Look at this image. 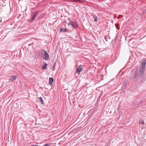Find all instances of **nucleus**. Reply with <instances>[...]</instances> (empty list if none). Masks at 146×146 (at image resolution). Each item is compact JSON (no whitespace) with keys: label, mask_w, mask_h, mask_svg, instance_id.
Returning <instances> with one entry per match:
<instances>
[{"label":"nucleus","mask_w":146,"mask_h":146,"mask_svg":"<svg viewBox=\"0 0 146 146\" xmlns=\"http://www.w3.org/2000/svg\"><path fill=\"white\" fill-rule=\"evenodd\" d=\"M68 25H71L73 28L76 29L78 27V24L76 21H70L68 24Z\"/></svg>","instance_id":"obj_1"},{"label":"nucleus","mask_w":146,"mask_h":146,"mask_svg":"<svg viewBox=\"0 0 146 146\" xmlns=\"http://www.w3.org/2000/svg\"><path fill=\"white\" fill-rule=\"evenodd\" d=\"M44 53L43 58L45 60H47L49 58V56L47 52L44 50H43Z\"/></svg>","instance_id":"obj_2"},{"label":"nucleus","mask_w":146,"mask_h":146,"mask_svg":"<svg viewBox=\"0 0 146 146\" xmlns=\"http://www.w3.org/2000/svg\"><path fill=\"white\" fill-rule=\"evenodd\" d=\"M132 72H134V73L133 74V78L134 79L136 80L137 79V77L138 76V71L137 70H133L132 71Z\"/></svg>","instance_id":"obj_3"},{"label":"nucleus","mask_w":146,"mask_h":146,"mask_svg":"<svg viewBox=\"0 0 146 146\" xmlns=\"http://www.w3.org/2000/svg\"><path fill=\"white\" fill-rule=\"evenodd\" d=\"M146 64V60L143 61L141 64V66L140 70L144 71Z\"/></svg>","instance_id":"obj_4"},{"label":"nucleus","mask_w":146,"mask_h":146,"mask_svg":"<svg viewBox=\"0 0 146 146\" xmlns=\"http://www.w3.org/2000/svg\"><path fill=\"white\" fill-rule=\"evenodd\" d=\"M82 66L80 65L76 68V73H78L79 74L80 72L82 70L83 68Z\"/></svg>","instance_id":"obj_5"},{"label":"nucleus","mask_w":146,"mask_h":146,"mask_svg":"<svg viewBox=\"0 0 146 146\" xmlns=\"http://www.w3.org/2000/svg\"><path fill=\"white\" fill-rule=\"evenodd\" d=\"M17 76H12L9 79V81H13L16 80Z\"/></svg>","instance_id":"obj_6"},{"label":"nucleus","mask_w":146,"mask_h":146,"mask_svg":"<svg viewBox=\"0 0 146 146\" xmlns=\"http://www.w3.org/2000/svg\"><path fill=\"white\" fill-rule=\"evenodd\" d=\"M54 81V79L52 78H49V82L48 84L50 85L51 86L52 85L53 82Z\"/></svg>","instance_id":"obj_7"},{"label":"nucleus","mask_w":146,"mask_h":146,"mask_svg":"<svg viewBox=\"0 0 146 146\" xmlns=\"http://www.w3.org/2000/svg\"><path fill=\"white\" fill-rule=\"evenodd\" d=\"M38 11H37V12H36L34 15H33V17H32V20H33L35 19V17H36V15H37L38 13Z\"/></svg>","instance_id":"obj_8"},{"label":"nucleus","mask_w":146,"mask_h":146,"mask_svg":"<svg viewBox=\"0 0 146 146\" xmlns=\"http://www.w3.org/2000/svg\"><path fill=\"white\" fill-rule=\"evenodd\" d=\"M144 71L142 70H140L139 74V76L140 77H141L143 74L144 73Z\"/></svg>","instance_id":"obj_9"},{"label":"nucleus","mask_w":146,"mask_h":146,"mask_svg":"<svg viewBox=\"0 0 146 146\" xmlns=\"http://www.w3.org/2000/svg\"><path fill=\"white\" fill-rule=\"evenodd\" d=\"M38 100L40 102L41 104H44L42 98L41 97H40L38 98Z\"/></svg>","instance_id":"obj_10"},{"label":"nucleus","mask_w":146,"mask_h":146,"mask_svg":"<svg viewBox=\"0 0 146 146\" xmlns=\"http://www.w3.org/2000/svg\"><path fill=\"white\" fill-rule=\"evenodd\" d=\"M47 66V64L46 63H45L44 64V65L42 66V68L43 70H45L46 68V66Z\"/></svg>","instance_id":"obj_11"},{"label":"nucleus","mask_w":146,"mask_h":146,"mask_svg":"<svg viewBox=\"0 0 146 146\" xmlns=\"http://www.w3.org/2000/svg\"><path fill=\"white\" fill-rule=\"evenodd\" d=\"M97 17L96 15L94 16L93 17V18L94 19V21L95 22H96L98 21V19H97Z\"/></svg>","instance_id":"obj_12"},{"label":"nucleus","mask_w":146,"mask_h":146,"mask_svg":"<svg viewBox=\"0 0 146 146\" xmlns=\"http://www.w3.org/2000/svg\"><path fill=\"white\" fill-rule=\"evenodd\" d=\"M115 27L117 30H119V24H115Z\"/></svg>","instance_id":"obj_13"},{"label":"nucleus","mask_w":146,"mask_h":146,"mask_svg":"<svg viewBox=\"0 0 146 146\" xmlns=\"http://www.w3.org/2000/svg\"><path fill=\"white\" fill-rule=\"evenodd\" d=\"M108 38L107 36H104V39L106 42H107L108 41Z\"/></svg>","instance_id":"obj_14"},{"label":"nucleus","mask_w":146,"mask_h":146,"mask_svg":"<svg viewBox=\"0 0 146 146\" xmlns=\"http://www.w3.org/2000/svg\"><path fill=\"white\" fill-rule=\"evenodd\" d=\"M141 123L142 124H144V122L143 120H141Z\"/></svg>","instance_id":"obj_15"},{"label":"nucleus","mask_w":146,"mask_h":146,"mask_svg":"<svg viewBox=\"0 0 146 146\" xmlns=\"http://www.w3.org/2000/svg\"><path fill=\"white\" fill-rule=\"evenodd\" d=\"M64 32H68V30L66 29L65 28L64 30Z\"/></svg>","instance_id":"obj_16"},{"label":"nucleus","mask_w":146,"mask_h":146,"mask_svg":"<svg viewBox=\"0 0 146 146\" xmlns=\"http://www.w3.org/2000/svg\"><path fill=\"white\" fill-rule=\"evenodd\" d=\"M64 30V29H63L62 28H61L60 29V32H62Z\"/></svg>","instance_id":"obj_17"},{"label":"nucleus","mask_w":146,"mask_h":146,"mask_svg":"<svg viewBox=\"0 0 146 146\" xmlns=\"http://www.w3.org/2000/svg\"><path fill=\"white\" fill-rule=\"evenodd\" d=\"M44 146H50L48 144H46L44 145Z\"/></svg>","instance_id":"obj_18"},{"label":"nucleus","mask_w":146,"mask_h":146,"mask_svg":"<svg viewBox=\"0 0 146 146\" xmlns=\"http://www.w3.org/2000/svg\"><path fill=\"white\" fill-rule=\"evenodd\" d=\"M32 146H38V145H32Z\"/></svg>","instance_id":"obj_19"},{"label":"nucleus","mask_w":146,"mask_h":146,"mask_svg":"<svg viewBox=\"0 0 146 146\" xmlns=\"http://www.w3.org/2000/svg\"><path fill=\"white\" fill-rule=\"evenodd\" d=\"M54 66H53L52 68H54Z\"/></svg>","instance_id":"obj_20"}]
</instances>
